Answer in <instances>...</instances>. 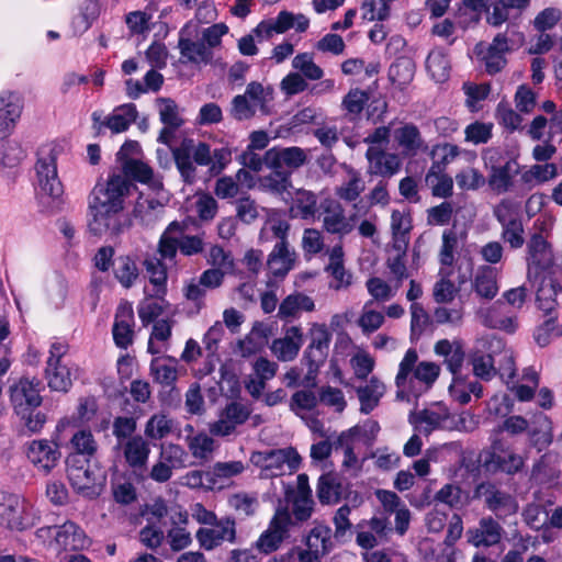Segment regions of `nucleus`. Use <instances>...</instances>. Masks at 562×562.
<instances>
[{
  "label": "nucleus",
  "instance_id": "1",
  "mask_svg": "<svg viewBox=\"0 0 562 562\" xmlns=\"http://www.w3.org/2000/svg\"><path fill=\"white\" fill-rule=\"evenodd\" d=\"M133 183L124 176L112 175L97 183L88 196V229L94 236L122 232V213Z\"/></svg>",
  "mask_w": 562,
  "mask_h": 562
},
{
  "label": "nucleus",
  "instance_id": "2",
  "mask_svg": "<svg viewBox=\"0 0 562 562\" xmlns=\"http://www.w3.org/2000/svg\"><path fill=\"white\" fill-rule=\"evenodd\" d=\"M35 165L36 178L40 188V205L42 212L55 214L63 210L64 186L58 177L56 154L54 149L47 153L41 150Z\"/></svg>",
  "mask_w": 562,
  "mask_h": 562
},
{
  "label": "nucleus",
  "instance_id": "3",
  "mask_svg": "<svg viewBox=\"0 0 562 562\" xmlns=\"http://www.w3.org/2000/svg\"><path fill=\"white\" fill-rule=\"evenodd\" d=\"M35 165L36 178L40 188V205L42 212L55 214L63 210L64 186L58 177L56 154L54 149L47 153L41 150Z\"/></svg>",
  "mask_w": 562,
  "mask_h": 562
},
{
  "label": "nucleus",
  "instance_id": "4",
  "mask_svg": "<svg viewBox=\"0 0 562 562\" xmlns=\"http://www.w3.org/2000/svg\"><path fill=\"white\" fill-rule=\"evenodd\" d=\"M310 337L311 341L301 359L302 364L307 367V372L303 378L302 385L305 387H315L317 385L318 372L328 357L331 333L325 324H313L310 329Z\"/></svg>",
  "mask_w": 562,
  "mask_h": 562
},
{
  "label": "nucleus",
  "instance_id": "5",
  "mask_svg": "<svg viewBox=\"0 0 562 562\" xmlns=\"http://www.w3.org/2000/svg\"><path fill=\"white\" fill-rule=\"evenodd\" d=\"M176 167L186 183L192 184L196 179L194 166H206L211 169V146L204 142L195 143L184 138L180 146L171 148Z\"/></svg>",
  "mask_w": 562,
  "mask_h": 562
},
{
  "label": "nucleus",
  "instance_id": "6",
  "mask_svg": "<svg viewBox=\"0 0 562 562\" xmlns=\"http://www.w3.org/2000/svg\"><path fill=\"white\" fill-rule=\"evenodd\" d=\"M250 461L258 468L266 471L268 476L282 475L285 468L290 473L300 468L302 458L293 447L282 449H268L256 451L251 454Z\"/></svg>",
  "mask_w": 562,
  "mask_h": 562
},
{
  "label": "nucleus",
  "instance_id": "7",
  "mask_svg": "<svg viewBox=\"0 0 562 562\" xmlns=\"http://www.w3.org/2000/svg\"><path fill=\"white\" fill-rule=\"evenodd\" d=\"M292 524L293 521L289 510L286 508H278L267 530L260 535L254 548L265 555L276 552L289 537V530Z\"/></svg>",
  "mask_w": 562,
  "mask_h": 562
},
{
  "label": "nucleus",
  "instance_id": "8",
  "mask_svg": "<svg viewBox=\"0 0 562 562\" xmlns=\"http://www.w3.org/2000/svg\"><path fill=\"white\" fill-rule=\"evenodd\" d=\"M473 498L483 499L484 506L499 519L514 515L518 510L516 499L490 481L481 482L475 486Z\"/></svg>",
  "mask_w": 562,
  "mask_h": 562
},
{
  "label": "nucleus",
  "instance_id": "9",
  "mask_svg": "<svg viewBox=\"0 0 562 562\" xmlns=\"http://www.w3.org/2000/svg\"><path fill=\"white\" fill-rule=\"evenodd\" d=\"M418 355L415 349H408L400 363L398 372L395 378L397 387L405 385L409 373L413 372L414 379L425 383L429 387L438 378L440 367L434 362L423 361L416 366Z\"/></svg>",
  "mask_w": 562,
  "mask_h": 562
},
{
  "label": "nucleus",
  "instance_id": "10",
  "mask_svg": "<svg viewBox=\"0 0 562 562\" xmlns=\"http://www.w3.org/2000/svg\"><path fill=\"white\" fill-rule=\"evenodd\" d=\"M308 150L292 146H276L266 151V167L271 170H281L291 175L308 162Z\"/></svg>",
  "mask_w": 562,
  "mask_h": 562
},
{
  "label": "nucleus",
  "instance_id": "11",
  "mask_svg": "<svg viewBox=\"0 0 562 562\" xmlns=\"http://www.w3.org/2000/svg\"><path fill=\"white\" fill-rule=\"evenodd\" d=\"M527 248L528 281H537L541 274L551 273L553 256L547 240L540 234H535Z\"/></svg>",
  "mask_w": 562,
  "mask_h": 562
},
{
  "label": "nucleus",
  "instance_id": "12",
  "mask_svg": "<svg viewBox=\"0 0 562 562\" xmlns=\"http://www.w3.org/2000/svg\"><path fill=\"white\" fill-rule=\"evenodd\" d=\"M368 160L367 173L381 177L382 180L395 176L402 167V159L398 154L387 153L379 146H370L367 149Z\"/></svg>",
  "mask_w": 562,
  "mask_h": 562
},
{
  "label": "nucleus",
  "instance_id": "13",
  "mask_svg": "<svg viewBox=\"0 0 562 562\" xmlns=\"http://www.w3.org/2000/svg\"><path fill=\"white\" fill-rule=\"evenodd\" d=\"M38 386V381L23 378L10 387V398L16 414H25L42 404Z\"/></svg>",
  "mask_w": 562,
  "mask_h": 562
},
{
  "label": "nucleus",
  "instance_id": "14",
  "mask_svg": "<svg viewBox=\"0 0 562 562\" xmlns=\"http://www.w3.org/2000/svg\"><path fill=\"white\" fill-rule=\"evenodd\" d=\"M504 528L492 516L482 517L477 526L465 531L467 541L475 548L493 547L501 542Z\"/></svg>",
  "mask_w": 562,
  "mask_h": 562
},
{
  "label": "nucleus",
  "instance_id": "15",
  "mask_svg": "<svg viewBox=\"0 0 562 562\" xmlns=\"http://www.w3.org/2000/svg\"><path fill=\"white\" fill-rule=\"evenodd\" d=\"M195 537L205 550H212L224 541L234 542L236 539L235 521L231 518L221 519L211 528H200Z\"/></svg>",
  "mask_w": 562,
  "mask_h": 562
},
{
  "label": "nucleus",
  "instance_id": "16",
  "mask_svg": "<svg viewBox=\"0 0 562 562\" xmlns=\"http://www.w3.org/2000/svg\"><path fill=\"white\" fill-rule=\"evenodd\" d=\"M61 454L58 445L48 440H33L27 449L29 460L45 474L54 469Z\"/></svg>",
  "mask_w": 562,
  "mask_h": 562
},
{
  "label": "nucleus",
  "instance_id": "17",
  "mask_svg": "<svg viewBox=\"0 0 562 562\" xmlns=\"http://www.w3.org/2000/svg\"><path fill=\"white\" fill-rule=\"evenodd\" d=\"M22 109V100L18 93L4 91L0 94V139L13 131Z\"/></svg>",
  "mask_w": 562,
  "mask_h": 562
},
{
  "label": "nucleus",
  "instance_id": "18",
  "mask_svg": "<svg viewBox=\"0 0 562 562\" xmlns=\"http://www.w3.org/2000/svg\"><path fill=\"white\" fill-rule=\"evenodd\" d=\"M537 284L536 301L538 307L544 312L546 315H551L558 305L557 295L562 292V286L557 282L553 273H544L539 277L537 281H531Z\"/></svg>",
  "mask_w": 562,
  "mask_h": 562
},
{
  "label": "nucleus",
  "instance_id": "19",
  "mask_svg": "<svg viewBox=\"0 0 562 562\" xmlns=\"http://www.w3.org/2000/svg\"><path fill=\"white\" fill-rule=\"evenodd\" d=\"M323 226L326 232L337 235H347L353 229V225L345 216L341 204L335 200H326L322 203Z\"/></svg>",
  "mask_w": 562,
  "mask_h": 562
},
{
  "label": "nucleus",
  "instance_id": "20",
  "mask_svg": "<svg viewBox=\"0 0 562 562\" xmlns=\"http://www.w3.org/2000/svg\"><path fill=\"white\" fill-rule=\"evenodd\" d=\"M303 344V333L299 326H291L286 328L284 337L277 338L271 344L272 353L280 361L293 360Z\"/></svg>",
  "mask_w": 562,
  "mask_h": 562
},
{
  "label": "nucleus",
  "instance_id": "21",
  "mask_svg": "<svg viewBox=\"0 0 562 562\" xmlns=\"http://www.w3.org/2000/svg\"><path fill=\"white\" fill-rule=\"evenodd\" d=\"M123 453L126 463L135 473L146 470L150 447L142 436L131 437L123 446Z\"/></svg>",
  "mask_w": 562,
  "mask_h": 562
},
{
  "label": "nucleus",
  "instance_id": "22",
  "mask_svg": "<svg viewBox=\"0 0 562 562\" xmlns=\"http://www.w3.org/2000/svg\"><path fill=\"white\" fill-rule=\"evenodd\" d=\"M55 540L65 551H80L90 544L85 531L72 521H66L58 528Z\"/></svg>",
  "mask_w": 562,
  "mask_h": 562
},
{
  "label": "nucleus",
  "instance_id": "23",
  "mask_svg": "<svg viewBox=\"0 0 562 562\" xmlns=\"http://www.w3.org/2000/svg\"><path fill=\"white\" fill-rule=\"evenodd\" d=\"M508 37L505 33H498L488 45L483 57L485 69L490 75L499 72L507 64L505 54L510 50Z\"/></svg>",
  "mask_w": 562,
  "mask_h": 562
},
{
  "label": "nucleus",
  "instance_id": "24",
  "mask_svg": "<svg viewBox=\"0 0 562 562\" xmlns=\"http://www.w3.org/2000/svg\"><path fill=\"white\" fill-rule=\"evenodd\" d=\"M79 463L80 461L77 456H69L67 459V475L71 486L82 492L93 485L94 475L89 469V459H86L81 464Z\"/></svg>",
  "mask_w": 562,
  "mask_h": 562
},
{
  "label": "nucleus",
  "instance_id": "25",
  "mask_svg": "<svg viewBox=\"0 0 562 562\" xmlns=\"http://www.w3.org/2000/svg\"><path fill=\"white\" fill-rule=\"evenodd\" d=\"M133 310L130 305H121L113 325V338L117 347L126 349L133 342Z\"/></svg>",
  "mask_w": 562,
  "mask_h": 562
},
{
  "label": "nucleus",
  "instance_id": "26",
  "mask_svg": "<svg viewBox=\"0 0 562 562\" xmlns=\"http://www.w3.org/2000/svg\"><path fill=\"white\" fill-rule=\"evenodd\" d=\"M165 206L156 199L139 196L134 206V217L146 228H151L160 220Z\"/></svg>",
  "mask_w": 562,
  "mask_h": 562
},
{
  "label": "nucleus",
  "instance_id": "27",
  "mask_svg": "<svg viewBox=\"0 0 562 562\" xmlns=\"http://www.w3.org/2000/svg\"><path fill=\"white\" fill-rule=\"evenodd\" d=\"M294 252L289 249L288 241H278L268 257V268L277 278H283L292 269Z\"/></svg>",
  "mask_w": 562,
  "mask_h": 562
},
{
  "label": "nucleus",
  "instance_id": "28",
  "mask_svg": "<svg viewBox=\"0 0 562 562\" xmlns=\"http://www.w3.org/2000/svg\"><path fill=\"white\" fill-rule=\"evenodd\" d=\"M362 414L371 413L385 393V385L376 376H372L366 385L356 389Z\"/></svg>",
  "mask_w": 562,
  "mask_h": 562
},
{
  "label": "nucleus",
  "instance_id": "29",
  "mask_svg": "<svg viewBox=\"0 0 562 562\" xmlns=\"http://www.w3.org/2000/svg\"><path fill=\"white\" fill-rule=\"evenodd\" d=\"M472 289L477 296L493 300L498 292L496 271L490 266H481L472 280Z\"/></svg>",
  "mask_w": 562,
  "mask_h": 562
},
{
  "label": "nucleus",
  "instance_id": "30",
  "mask_svg": "<svg viewBox=\"0 0 562 562\" xmlns=\"http://www.w3.org/2000/svg\"><path fill=\"white\" fill-rule=\"evenodd\" d=\"M46 379L53 391L67 393L72 385L70 368L59 360H47Z\"/></svg>",
  "mask_w": 562,
  "mask_h": 562
},
{
  "label": "nucleus",
  "instance_id": "31",
  "mask_svg": "<svg viewBox=\"0 0 562 562\" xmlns=\"http://www.w3.org/2000/svg\"><path fill=\"white\" fill-rule=\"evenodd\" d=\"M178 47L182 58L193 64L207 65L213 59V52L202 41L180 37Z\"/></svg>",
  "mask_w": 562,
  "mask_h": 562
},
{
  "label": "nucleus",
  "instance_id": "32",
  "mask_svg": "<svg viewBox=\"0 0 562 562\" xmlns=\"http://www.w3.org/2000/svg\"><path fill=\"white\" fill-rule=\"evenodd\" d=\"M394 137L405 155L414 156L424 146L419 130L414 124H405L395 130Z\"/></svg>",
  "mask_w": 562,
  "mask_h": 562
},
{
  "label": "nucleus",
  "instance_id": "33",
  "mask_svg": "<svg viewBox=\"0 0 562 562\" xmlns=\"http://www.w3.org/2000/svg\"><path fill=\"white\" fill-rule=\"evenodd\" d=\"M415 63L411 57L401 56L389 68V78L398 88H405L415 76Z\"/></svg>",
  "mask_w": 562,
  "mask_h": 562
},
{
  "label": "nucleus",
  "instance_id": "34",
  "mask_svg": "<svg viewBox=\"0 0 562 562\" xmlns=\"http://www.w3.org/2000/svg\"><path fill=\"white\" fill-rule=\"evenodd\" d=\"M261 114H269V102L273 99L272 87H263L260 82L251 81L243 94Z\"/></svg>",
  "mask_w": 562,
  "mask_h": 562
},
{
  "label": "nucleus",
  "instance_id": "35",
  "mask_svg": "<svg viewBox=\"0 0 562 562\" xmlns=\"http://www.w3.org/2000/svg\"><path fill=\"white\" fill-rule=\"evenodd\" d=\"M136 117V106L132 103L124 104L117 108L114 113L102 123V125L109 127L113 133H121L126 131Z\"/></svg>",
  "mask_w": 562,
  "mask_h": 562
},
{
  "label": "nucleus",
  "instance_id": "36",
  "mask_svg": "<svg viewBox=\"0 0 562 562\" xmlns=\"http://www.w3.org/2000/svg\"><path fill=\"white\" fill-rule=\"evenodd\" d=\"M113 271L122 286L131 288L138 278L136 262L130 256H119L113 260Z\"/></svg>",
  "mask_w": 562,
  "mask_h": 562
},
{
  "label": "nucleus",
  "instance_id": "37",
  "mask_svg": "<svg viewBox=\"0 0 562 562\" xmlns=\"http://www.w3.org/2000/svg\"><path fill=\"white\" fill-rule=\"evenodd\" d=\"M517 164L515 160H508L505 165L498 167H492L488 183L490 186L498 191L506 192L512 186V175L517 172Z\"/></svg>",
  "mask_w": 562,
  "mask_h": 562
},
{
  "label": "nucleus",
  "instance_id": "38",
  "mask_svg": "<svg viewBox=\"0 0 562 562\" xmlns=\"http://www.w3.org/2000/svg\"><path fill=\"white\" fill-rule=\"evenodd\" d=\"M318 501L324 504H337L341 498V484L331 474H323L317 484Z\"/></svg>",
  "mask_w": 562,
  "mask_h": 562
},
{
  "label": "nucleus",
  "instance_id": "39",
  "mask_svg": "<svg viewBox=\"0 0 562 562\" xmlns=\"http://www.w3.org/2000/svg\"><path fill=\"white\" fill-rule=\"evenodd\" d=\"M426 67L431 77L438 82H442L449 77L450 61L441 49H435L428 54Z\"/></svg>",
  "mask_w": 562,
  "mask_h": 562
},
{
  "label": "nucleus",
  "instance_id": "40",
  "mask_svg": "<svg viewBox=\"0 0 562 562\" xmlns=\"http://www.w3.org/2000/svg\"><path fill=\"white\" fill-rule=\"evenodd\" d=\"M470 362L473 367L474 375L483 381H490L497 375L494 359L490 353L472 352L470 355Z\"/></svg>",
  "mask_w": 562,
  "mask_h": 562
},
{
  "label": "nucleus",
  "instance_id": "41",
  "mask_svg": "<svg viewBox=\"0 0 562 562\" xmlns=\"http://www.w3.org/2000/svg\"><path fill=\"white\" fill-rule=\"evenodd\" d=\"M413 422L418 425L420 431L430 434L434 429L439 428L441 423L449 418L447 409L435 412L430 409H423L416 415H412Z\"/></svg>",
  "mask_w": 562,
  "mask_h": 562
},
{
  "label": "nucleus",
  "instance_id": "42",
  "mask_svg": "<svg viewBox=\"0 0 562 562\" xmlns=\"http://www.w3.org/2000/svg\"><path fill=\"white\" fill-rule=\"evenodd\" d=\"M306 544L314 552L325 555L331 549V529L325 525L315 526L307 537Z\"/></svg>",
  "mask_w": 562,
  "mask_h": 562
},
{
  "label": "nucleus",
  "instance_id": "43",
  "mask_svg": "<svg viewBox=\"0 0 562 562\" xmlns=\"http://www.w3.org/2000/svg\"><path fill=\"white\" fill-rule=\"evenodd\" d=\"M127 180L134 179L139 182L149 183L153 180V169L145 162L137 159H126L122 165V173Z\"/></svg>",
  "mask_w": 562,
  "mask_h": 562
},
{
  "label": "nucleus",
  "instance_id": "44",
  "mask_svg": "<svg viewBox=\"0 0 562 562\" xmlns=\"http://www.w3.org/2000/svg\"><path fill=\"white\" fill-rule=\"evenodd\" d=\"M292 67L304 79L319 80L324 76L323 69L314 63L313 56L308 53L297 54L292 60Z\"/></svg>",
  "mask_w": 562,
  "mask_h": 562
},
{
  "label": "nucleus",
  "instance_id": "45",
  "mask_svg": "<svg viewBox=\"0 0 562 562\" xmlns=\"http://www.w3.org/2000/svg\"><path fill=\"white\" fill-rule=\"evenodd\" d=\"M294 207L301 218L313 217L317 211V196L314 192L297 189L293 198Z\"/></svg>",
  "mask_w": 562,
  "mask_h": 562
},
{
  "label": "nucleus",
  "instance_id": "46",
  "mask_svg": "<svg viewBox=\"0 0 562 562\" xmlns=\"http://www.w3.org/2000/svg\"><path fill=\"white\" fill-rule=\"evenodd\" d=\"M159 105V119L164 125L171 127H181L184 123L180 116L178 104L170 98H158L156 101Z\"/></svg>",
  "mask_w": 562,
  "mask_h": 562
},
{
  "label": "nucleus",
  "instance_id": "47",
  "mask_svg": "<svg viewBox=\"0 0 562 562\" xmlns=\"http://www.w3.org/2000/svg\"><path fill=\"white\" fill-rule=\"evenodd\" d=\"M188 453L176 443H162L160 446L159 460L169 465L171 469H182L186 467Z\"/></svg>",
  "mask_w": 562,
  "mask_h": 562
},
{
  "label": "nucleus",
  "instance_id": "48",
  "mask_svg": "<svg viewBox=\"0 0 562 562\" xmlns=\"http://www.w3.org/2000/svg\"><path fill=\"white\" fill-rule=\"evenodd\" d=\"M173 422L164 414L151 416L145 426V435L150 439H162L172 430Z\"/></svg>",
  "mask_w": 562,
  "mask_h": 562
},
{
  "label": "nucleus",
  "instance_id": "49",
  "mask_svg": "<svg viewBox=\"0 0 562 562\" xmlns=\"http://www.w3.org/2000/svg\"><path fill=\"white\" fill-rule=\"evenodd\" d=\"M70 443L74 448V450L78 454H82L87 457L86 459H90L94 453L97 452V441L94 440V437L90 430H78L76 431L70 440Z\"/></svg>",
  "mask_w": 562,
  "mask_h": 562
},
{
  "label": "nucleus",
  "instance_id": "50",
  "mask_svg": "<svg viewBox=\"0 0 562 562\" xmlns=\"http://www.w3.org/2000/svg\"><path fill=\"white\" fill-rule=\"evenodd\" d=\"M150 374L157 383L167 386L172 385L177 380L176 367L167 364L166 360L162 358H155L151 360Z\"/></svg>",
  "mask_w": 562,
  "mask_h": 562
},
{
  "label": "nucleus",
  "instance_id": "51",
  "mask_svg": "<svg viewBox=\"0 0 562 562\" xmlns=\"http://www.w3.org/2000/svg\"><path fill=\"white\" fill-rule=\"evenodd\" d=\"M261 184L278 194L288 192L292 188L291 177L281 170H272L270 175L262 177Z\"/></svg>",
  "mask_w": 562,
  "mask_h": 562
},
{
  "label": "nucleus",
  "instance_id": "52",
  "mask_svg": "<svg viewBox=\"0 0 562 562\" xmlns=\"http://www.w3.org/2000/svg\"><path fill=\"white\" fill-rule=\"evenodd\" d=\"M502 238L510 245L512 248H520L524 243V226L517 216L510 217L508 224L503 228Z\"/></svg>",
  "mask_w": 562,
  "mask_h": 562
},
{
  "label": "nucleus",
  "instance_id": "53",
  "mask_svg": "<svg viewBox=\"0 0 562 562\" xmlns=\"http://www.w3.org/2000/svg\"><path fill=\"white\" fill-rule=\"evenodd\" d=\"M257 109L243 94L235 95L231 103L229 114L236 121H247L252 119Z\"/></svg>",
  "mask_w": 562,
  "mask_h": 562
},
{
  "label": "nucleus",
  "instance_id": "54",
  "mask_svg": "<svg viewBox=\"0 0 562 562\" xmlns=\"http://www.w3.org/2000/svg\"><path fill=\"white\" fill-rule=\"evenodd\" d=\"M456 181L462 190H477L485 183V178L477 169L465 168L456 175Z\"/></svg>",
  "mask_w": 562,
  "mask_h": 562
},
{
  "label": "nucleus",
  "instance_id": "55",
  "mask_svg": "<svg viewBox=\"0 0 562 562\" xmlns=\"http://www.w3.org/2000/svg\"><path fill=\"white\" fill-rule=\"evenodd\" d=\"M364 190V182L358 172H352L348 182L337 189V195L348 202L356 201Z\"/></svg>",
  "mask_w": 562,
  "mask_h": 562
},
{
  "label": "nucleus",
  "instance_id": "56",
  "mask_svg": "<svg viewBox=\"0 0 562 562\" xmlns=\"http://www.w3.org/2000/svg\"><path fill=\"white\" fill-rule=\"evenodd\" d=\"M258 504L256 496L246 493H238L229 498V505L246 517L256 513Z\"/></svg>",
  "mask_w": 562,
  "mask_h": 562
},
{
  "label": "nucleus",
  "instance_id": "57",
  "mask_svg": "<svg viewBox=\"0 0 562 562\" xmlns=\"http://www.w3.org/2000/svg\"><path fill=\"white\" fill-rule=\"evenodd\" d=\"M411 331L412 336L419 337L430 323V317L419 303L411 305Z\"/></svg>",
  "mask_w": 562,
  "mask_h": 562
},
{
  "label": "nucleus",
  "instance_id": "58",
  "mask_svg": "<svg viewBox=\"0 0 562 562\" xmlns=\"http://www.w3.org/2000/svg\"><path fill=\"white\" fill-rule=\"evenodd\" d=\"M492 137V124L474 122L465 128V140L473 144H485Z\"/></svg>",
  "mask_w": 562,
  "mask_h": 562
},
{
  "label": "nucleus",
  "instance_id": "59",
  "mask_svg": "<svg viewBox=\"0 0 562 562\" xmlns=\"http://www.w3.org/2000/svg\"><path fill=\"white\" fill-rule=\"evenodd\" d=\"M561 20V11L555 8H547L538 13L533 20V26L537 31L543 33L551 30Z\"/></svg>",
  "mask_w": 562,
  "mask_h": 562
},
{
  "label": "nucleus",
  "instance_id": "60",
  "mask_svg": "<svg viewBox=\"0 0 562 562\" xmlns=\"http://www.w3.org/2000/svg\"><path fill=\"white\" fill-rule=\"evenodd\" d=\"M346 45L342 37L336 33L326 34L315 44L317 50L333 55H341Z\"/></svg>",
  "mask_w": 562,
  "mask_h": 562
},
{
  "label": "nucleus",
  "instance_id": "61",
  "mask_svg": "<svg viewBox=\"0 0 562 562\" xmlns=\"http://www.w3.org/2000/svg\"><path fill=\"white\" fill-rule=\"evenodd\" d=\"M369 100L367 92L360 89H351L344 98L342 105L351 114L362 112L364 104Z\"/></svg>",
  "mask_w": 562,
  "mask_h": 562
},
{
  "label": "nucleus",
  "instance_id": "62",
  "mask_svg": "<svg viewBox=\"0 0 562 562\" xmlns=\"http://www.w3.org/2000/svg\"><path fill=\"white\" fill-rule=\"evenodd\" d=\"M234 426L243 425L250 416V409L239 402H231L222 412Z\"/></svg>",
  "mask_w": 562,
  "mask_h": 562
},
{
  "label": "nucleus",
  "instance_id": "63",
  "mask_svg": "<svg viewBox=\"0 0 562 562\" xmlns=\"http://www.w3.org/2000/svg\"><path fill=\"white\" fill-rule=\"evenodd\" d=\"M213 439L204 434H199L189 440V449L193 457L205 459L213 450Z\"/></svg>",
  "mask_w": 562,
  "mask_h": 562
},
{
  "label": "nucleus",
  "instance_id": "64",
  "mask_svg": "<svg viewBox=\"0 0 562 562\" xmlns=\"http://www.w3.org/2000/svg\"><path fill=\"white\" fill-rule=\"evenodd\" d=\"M24 158V150L18 142L10 140L3 146L0 162L4 167L12 168Z\"/></svg>",
  "mask_w": 562,
  "mask_h": 562
}]
</instances>
